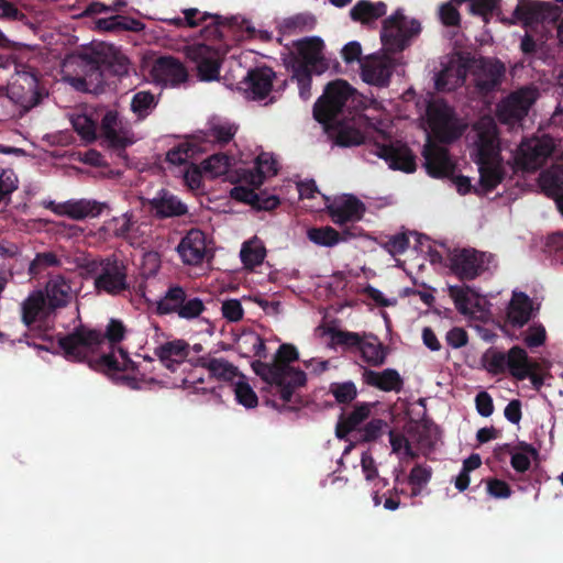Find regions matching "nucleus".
Wrapping results in <instances>:
<instances>
[{
	"label": "nucleus",
	"mask_w": 563,
	"mask_h": 563,
	"mask_svg": "<svg viewBox=\"0 0 563 563\" xmlns=\"http://www.w3.org/2000/svg\"><path fill=\"white\" fill-rule=\"evenodd\" d=\"M125 332L121 320L110 319L104 333L80 324L70 333H59L57 343L67 361L86 363L91 369L110 375L137 367L124 349L117 350L121 360L115 354L114 345L124 339Z\"/></svg>",
	"instance_id": "1"
},
{
	"label": "nucleus",
	"mask_w": 563,
	"mask_h": 563,
	"mask_svg": "<svg viewBox=\"0 0 563 563\" xmlns=\"http://www.w3.org/2000/svg\"><path fill=\"white\" fill-rule=\"evenodd\" d=\"M79 76L71 79L76 89L89 91L101 87L110 77L129 73V59L113 44L91 43L76 54Z\"/></svg>",
	"instance_id": "2"
},
{
	"label": "nucleus",
	"mask_w": 563,
	"mask_h": 563,
	"mask_svg": "<svg viewBox=\"0 0 563 563\" xmlns=\"http://www.w3.org/2000/svg\"><path fill=\"white\" fill-rule=\"evenodd\" d=\"M299 358L298 350L290 343L279 345L272 363L256 360L252 363V369L271 387L284 404L294 402L299 405L300 397L295 395L297 388L307 383V375L303 371L290 366V363Z\"/></svg>",
	"instance_id": "3"
},
{
	"label": "nucleus",
	"mask_w": 563,
	"mask_h": 563,
	"mask_svg": "<svg viewBox=\"0 0 563 563\" xmlns=\"http://www.w3.org/2000/svg\"><path fill=\"white\" fill-rule=\"evenodd\" d=\"M86 268L93 276V287L98 294L115 297L130 290L128 266L115 255L90 261Z\"/></svg>",
	"instance_id": "4"
},
{
	"label": "nucleus",
	"mask_w": 563,
	"mask_h": 563,
	"mask_svg": "<svg viewBox=\"0 0 563 563\" xmlns=\"http://www.w3.org/2000/svg\"><path fill=\"white\" fill-rule=\"evenodd\" d=\"M482 363L492 375H501L508 371L518 380L526 379L533 367L528 353L519 345L512 346L507 353L489 347L482 355Z\"/></svg>",
	"instance_id": "5"
},
{
	"label": "nucleus",
	"mask_w": 563,
	"mask_h": 563,
	"mask_svg": "<svg viewBox=\"0 0 563 563\" xmlns=\"http://www.w3.org/2000/svg\"><path fill=\"white\" fill-rule=\"evenodd\" d=\"M206 310L205 301L180 285H170L155 308L158 316H175L187 321L198 319Z\"/></svg>",
	"instance_id": "6"
},
{
	"label": "nucleus",
	"mask_w": 563,
	"mask_h": 563,
	"mask_svg": "<svg viewBox=\"0 0 563 563\" xmlns=\"http://www.w3.org/2000/svg\"><path fill=\"white\" fill-rule=\"evenodd\" d=\"M420 32L421 24L418 20L408 19L401 10H397L382 23L383 51L389 55L401 53Z\"/></svg>",
	"instance_id": "7"
},
{
	"label": "nucleus",
	"mask_w": 563,
	"mask_h": 563,
	"mask_svg": "<svg viewBox=\"0 0 563 563\" xmlns=\"http://www.w3.org/2000/svg\"><path fill=\"white\" fill-rule=\"evenodd\" d=\"M355 93V89L345 80L336 79L329 82L323 95L314 102L313 118L322 124L335 121L343 113L347 102L354 99Z\"/></svg>",
	"instance_id": "8"
},
{
	"label": "nucleus",
	"mask_w": 563,
	"mask_h": 563,
	"mask_svg": "<svg viewBox=\"0 0 563 563\" xmlns=\"http://www.w3.org/2000/svg\"><path fill=\"white\" fill-rule=\"evenodd\" d=\"M9 97L25 111L40 104L42 98L47 95L40 86V79L34 68L23 66L13 77L8 90Z\"/></svg>",
	"instance_id": "9"
},
{
	"label": "nucleus",
	"mask_w": 563,
	"mask_h": 563,
	"mask_svg": "<svg viewBox=\"0 0 563 563\" xmlns=\"http://www.w3.org/2000/svg\"><path fill=\"white\" fill-rule=\"evenodd\" d=\"M323 42L319 37L300 40L296 43V53H290L286 59L288 69H297L298 64L305 70L321 75L328 69V64L322 56Z\"/></svg>",
	"instance_id": "10"
},
{
	"label": "nucleus",
	"mask_w": 563,
	"mask_h": 563,
	"mask_svg": "<svg viewBox=\"0 0 563 563\" xmlns=\"http://www.w3.org/2000/svg\"><path fill=\"white\" fill-rule=\"evenodd\" d=\"M46 300L44 292L38 290L32 292L21 305L22 322L30 329L31 333H24L25 342L29 346H34L40 350L51 351L48 346L37 344L35 339L53 344V338L47 333L46 329L32 328L40 313L44 310Z\"/></svg>",
	"instance_id": "11"
},
{
	"label": "nucleus",
	"mask_w": 563,
	"mask_h": 563,
	"mask_svg": "<svg viewBox=\"0 0 563 563\" xmlns=\"http://www.w3.org/2000/svg\"><path fill=\"white\" fill-rule=\"evenodd\" d=\"M553 150L554 143L549 136L523 140L515 156L516 166L525 172H534L547 163Z\"/></svg>",
	"instance_id": "12"
},
{
	"label": "nucleus",
	"mask_w": 563,
	"mask_h": 563,
	"mask_svg": "<svg viewBox=\"0 0 563 563\" xmlns=\"http://www.w3.org/2000/svg\"><path fill=\"white\" fill-rule=\"evenodd\" d=\"M449 260L455 276L461 280H473L488 269L493 255L475 249H462L455 250Z\"/></svg>",
	"instance_id": "13"
},
{
	"label": "nucleus",
	"mask_w": 563,
	"mask_h": 563,
	"mask_svg": "<svg viewBox=\"0 0 563 563\" xmlns=\"http://www.w3.org/2000/svg\"><path fill=\"white\" fill-rule=\"evenodd\" d=\"M537 97V90L529 87L511 92L497 107L498 120L506 124L520 122L528 114Z\"/></svg>",
	"instance_id": "14"
},
{
	"label": "nucleus",
	"mask_w": 563,
	"mask_h": 563,
	"mask_svg": "<svg viewBox=\"0 0 563 563\" xmlns=\"http://www.w3.org/2000/svg\"><path fill=\"white\" fill-rule=\"evenodd\" d=\"M395 67V58L386 52L371 54L361 63V78L368 85L387 87Z\"/></svg>",
	"instance_id": "15"
},
{
	"label": "nucleus",
	"mask_w": 563,
	"mask_h": 563,
	"mask_svg": "<svg viewBox=\"0 0 563 563\" xmlns=\"http://www.w3.org/2000/svg\"><path fill=\"white\" fill-rule=\"evenodd\" d=\"M506 73V67L497 58L482 57L474 67L473 76L477 91L487 96L498 89Z\"/></svg>",
	"instance_id": "16"
},
{
	"label": "nucleus",
	"mask_w": 563,
	"mask_h": 563,
	"mask_svg": "<svg viewBox=\"0 0 563 563\" xmlns=\"http://www.w3.org/2000/svg\"><path fill=\"white\" fill-rule=\"evenodd\" d=\"M476 161L500 159L497 125L490 118H483L474 124Z\"/></svg>",
	"instance_id": "17"
},
{
	"label": "nucleus",
	"mask_w": 563,
	"mask_h": 563,
	"mask_svg": "<svg viewBox=\"0 0 563 563\" xmlns=\"http://www.w3.org/2000/svg\"><path fill=\"white\" fill-rule=\"evenodd\" d=\"M372 152L384 159L389 168L401 170L405 173H413L416 170V156L412 151L404 143H374Z\"/></svg>",
	"instance_id": "18"
},
{
	"label": "nucleus",
	"mask_w": 563,
	"mask_h": 563,
	"mask_svg": "<svg viewBox=\"0 0 563 563\" xmlns=\"http://www.w3.org/2000/svg\"><path fill=\"white\" fill-rule=\"evenodd\" d=\"M427 115L442 141L452 142L462 135L463 131L453 123V111L445 101L430 102Z\"/></svg>",
	"instance_id": "19"
},
{
	"label": "nucleus",
	"mask_w": 563,
	"mask_h": 563,
	"mask_svg": "<svg viewBox=\"0 0 563 563\" xmlns=\"http://www.w3.org/2000/svg\"><path fill=\"white\" fill-rule=\"evenodd\" d=\"M327 211L331 221L336 225H346L362 220L365 213V205L352 195L335 198L327 205Z\"/></svg>",
	"instance_id": "20"
},
{
	"label": "nucleus",
	"mask_w": 563,
	"mask_h": 563,
	"mask_svg": "<svg viewBox=\"0 0 563 563\" xmlns=\"http://www.w3.org/2000/svg\"><path fill=\"white\" fill-rule=\"evenodd\" d=\"M120 124L119 113L109 110L101 120L100 132L101 144L118 151L119 156H122L125 154V148L133 143V140L128 137L126 132L120 128Z\"/></svg>",
	"instance_id": "21"
},
{
	"label": "nucleus",
	"mask_w": 563,
	"mask_h": 563,
	"mask_svg": "<svg viewBox=\"0 0 563 563\" xmlns=\"http://www.w3.org/2000/svg\"><path fill=\"white\" fill-rule=\"evenodd\" d=\"M151 76L158 84L175 87L187 81L188 71L180 59L174 56H161L153 63Z\"/></svg>",
	"instance_id": "22"
},
{
	"label": "nucleus",
	"mask_w": 563,
	"mask_h": 563,
	"mask_svg": "<svg viewBox=\"0 0 563 563\" xmlns=\"http://www.w3.org/2000/svg\"><path fill=\"white\" fill-rule=\"evenodd\" d=\"M185 265H200L207 255L206 235L199 229H190L176 247Z\"/></svg>",
	"instance_id": "23"
},
{
	"label": "nucleus",
	"mask_w": 563,
	"mask_h": 563,
	"mask_svg": "<svg viewBox=\"0 0 563 563\" xmlns=\"http://www.w3.org/2000/svg\"><path fill=\"white\" fill-rule=\"evenodd\" d=\"M422 155L424 157V167L431 177L445 178L453 175L455 165L446 148L427 144Z\"/></svg>",
	"instance_id": "24"
},
{
	"label": "nucleus",
	"mask_w": 563,
	"mask_h": 563,
	"mask_svg": "<svg viewBox=\"0 0 563 563\" xmlns=\"http://www.w3.org/2000/svg\"><path fill=\"white\" fill-rule=\"evenodd\" d=\"M277 174V163L269 153L262 152L254 162L253 168H242L238 172L239 180L252 187L260 188L267 176Z\"/></svg>",
	"instance_id": "25"
},
{
	"label": "nucleus",
	"mask_w": 563,
	"mask_h": 563,
	"mask_svg": "<svg viewBox=\"0 0 563 563\" xmlns=\"http://www.w3.org/2000/svg\"><path fill=\"white\" fill-rule=\"evenodd\" d=\"M190 352V345L183 339L167 341L154 349V355L170 372L186 361Z\"/></svg>",
	"instance_id": "26"
},
{
	"label": "nucleus",
	"mask_w": 563,
	"mask_h": 563,
	"mask_svg": "<svg viewBox=\"0 0 563 563\" xmlns=\"http://www.w3.org/2000/svg\"><path fill=\"white\" fill-rule=\"evenodd\" d=\"M276 73L268 66L252 68L245 77L246 89L251 92L253 100L265 99L274 89Z\"/></svg>",
	"instance_id": "27"
},
{
	"label": "nucleus",
	"mask_w": 563,
	"mask_h": 563,
	"mask_svg": "<svg viewBox=\"0 0 563 563\" xmlns=\"http://www.w3.org/2000/svg\"><path fill=\"white\" fill-rule=\"evenodd\" d=\"M154 216L158 219L180 217L188 212L187 206L168 190L162 189L148 201Z\"/></svg>",
	"instance_id": "28"
},
{
	"label": "nucleus",
	"mask_w": 563,
	"mask_h": 563,
	"mask_svg": "<svg viewBox=\"0 0 563 563\" xmlns=\"http://www.w3.org/2000/svg\"><path fill=\"white\" fill-rule=\"evenodd\" d=\"M44 296L51 310L67 307L73 298L70 282L62 275L51 276Z\"/></svg>",
	"instance_id": "29"
},
{
	"label": "nucleus",
	"mask_w": 563,
	"mask_h": 563,
	"mask_svg": "<svg viewBox=\"0 0 563 563\" xmlns=\"http://www.w3.org/2000/svg\"><path fill=\"white\" fill-rule=\"evenodd\" d=\"M363 382L382 391L399 393L404 387V379L394 368H386L382 372L365 368L363 372Z\"/></svg>",
	"instance_id": "30"
},
{
	"label": "nucleus",
	"mask_w": 563,
	"mask_h": 563,
	"mask_svg": "<svg viewBox=\"0 0 563 563\" xmlns=\"http://www.w3.org/2000/svg\"><path fill=\"white\" fill-rule=\"evenodd\" d=\"M539 183L542 191L554 199L558 209L563 213V165H555L542 172Z\"/></svg>",
	"instance_id": "31"
},
{
	"label": "nucleus",
	"mask_w": 563,
	"mask_h": 563,
	"mask_svg": "<svg viewBox=\"0 0 563 563\" xmlns=\"http://www.w3.org/2000/svg\"><path fill=\"white\" fill-rule=\"evenodd\" d=\"M550 3L534 0H519L514 11L516 21L522 22L523 25H532L543 22L549 14Z\"/></svg>",
	"instance_id": "32"
},
{
	"label": "nucleus",
	"mask_w": 563,
	"mask_h": 563,
	"mask_svg": "<svg viewBox=\"0 0 563 563\" xmlns=\"http://www.w3.org/2000/svg\"><path fill=\"white\" fill-rule=\"evenodd\" d=\"M356 230V227H351L339 232L332 227L327 225L309 229L307 236L317 245L331 247L336 245L340 241H346L351 238L357 236L360 233Z\"/></svg>",
	"instance_id": "33"
},
{
	"label": "nucleus",
	"mask_w": 563,
	"mask_h": 563,
	"mask_svg": "<svg viewBox=\"0 0 563 563\" xmlns=\"http://www.w3.org/2000/svg\"><path fill=\"white\" fill-rule=\"evenodd\" d=\"M192 364L207 369L210 377L218 380L232 382L239 376L238 367L224 358L199 356Z\"/></svg>",
	"instance_id": "34"
},
{
	"label": "nucleus",
	"mask_w": 563,
	"mask_h": 563,
	"mask_svg": "<svg viewBox=\"0 0 563 563\" xmlns=\"http://www.w3.org/2000/svg\"><path fill=\"white\" fill-rule=\"evenodd\" d=\"M104 205L97 201L78 200L68 201L53 210L58 214H65L74 220H84L87 217H97L102 212Z\"/></svg>",
	"instance_id": "35"
},
{
	"label": "nucleus",
	"mask_w": 563,
	"mask_h": 563,
	"mask_svg": "<svg viewBox=\"0 0 563 563\" xmlns=\"http://www.w3.org/2000/svg\"><path fill=\"white\" fill-rule=\"evenodd\" d=\"M478 165L479 183L485 191L494 190L505 178L501 159L475 161Z\"/></svg>",
	"instance_id": "36"
},
{
	"label": "nucleus",
	"mask_w": 563,
	"mask_h": 563,
	"mask_svg": "<svg viewBox=\"0 0 563 563\" xmlns=\"http://www.w3.org/2000/svg\"><path fill=\"white\" fill-rule=\"evenodd\" d=\"M387 13V4L383 1L371 2L369 0H360L350 10V16L354 22L369 24Z\"/></svg>",
	"instance_id": "37"
},
{
	"label": "nucleus",
	"mask_w": 563,
	"mask_h": 563,
	"mask_svg": "<svg viewBox=\"0 0 563 563\" xmlns=\"http://www.w3.org/2000/svg\"><path fill=\"white\" fill-rule=\"evenodd\" d=\"M184 13V23L187 27H196L200 25L202 22H205L208 19H212V24H214V34L219 37H223V27H231L235 24H238V18H223L218 14H209L203 13L199 19H197V15L200 14L199 10L196 8L185 9L183 11Z\"/></svg>",
	"instance_id": "38"
},
{
	"label": "nucleus",
	"mask_w": 563,
	"mask_h": 563,
	"mask_svg": "<svg viewBox=\"0 0 563 563\" xmlns=\"http://www.w3.org/2000/svg\"><path fill=\"white\" fill-rule=\"evenodd\" d=\"M327 125L334 143L339 146L349 147L364 142V135L358 129L341 122L339 118Z\"/></svg>",
	"instance_id": "39"
},
{
	"label": "nucleus",
	"mask_w": 563,
	"mask_h": 563,
	"mask_svg": "<svg viewBox=\"0 0 563 563\" xmlns=\"http://www.w3.org/2000/svg\"><path fill=\"white\" fill-rule=\"evenodd\" d=\"M357 351H360L363 361L371 366H380L386 361V347L372 333H364L362 344H360Z\"/></svg>",
	"instance_id": "40"
},
{
	"label": "nucleus",
	"mask_w": 563,
	"mask_h": 563,
	"mask_svg": "<svg viewBox=\"0 0 563 563\" xmlns=\"http://www.w3.org/2000/svg\"><path fill=\"white\" fill-rule=\"evenodd\" d=\"M532 302L525 292H515L508 308V320L512 327L521 328L531 319Z\"/></svg>",
	"instance_id": "41"
},
{
	"label": "nucleus",
	"mask_w": 563,
	"mask_h": 563,
	"mask_svg": "<svg viewBox=\"0 0 563 563\" xmlns=\"http://www.w3.org/2000/svg\"><path fill=\"white\" fill-rule=\"evenodd\" d=\"M369 413L371 405L368 402L356 404L346 417H341L335 429L336 437L339 439H345L349 433L354 431L369 417Z\"/></svg>",
	"instance_id": "42"
},
{
	"label": "nucleus",
	"mask_w": 563,
	"mask_h": 563,
	"mask_svg": "<svg viewBox=\"0 0 563 563\" xmlns=\"http://www.w3.org/2000/svg\"><path fill=\"white\" fill-rule=\"evenodd\" d=\"M97 27L104 32L133 31L139 32L144 29V24L133 18L123 15H113L110 18L99 19Z\"/></svg>",
	"instance_id": "43"
},
{
	"label": "nucleus",
	"mask_w": 563,
	"mask_h": 563,
	"mask_svg": "<svg viewBox=\"0 0 563 563\" xmlns=\"http://www.w3.org/2000/svg\"><path fill=\"white\" fill-rule=\"evenodd\" d=\"M132 214L125 212L120 217H113L112 219L106 221L100 228V232H102L108 238H126L132 229Z\"/></svg>",
	"instance_id": "44"
},
{
	"label": "nucleus",
	"mask_w": 563,
	"mask_h": 563,
	"mask_svg": "<svg viewBox=\"0 0 563 563\" xmlns=\"http://www.w3.org/2000/svg\"><path fill=\"white\" fill-rule=\"evenodd\" d=\"M232 158L224 153H217L201 163L203 174L209 178H217L225 175L231 166Z\"/></svg>",
	"instance_id": "45"
},
{
	"label": "nucleus",
	"mask_w": 563,
	"mask_h": 563,
	"mask_svg": "<svg viewBox=\"0 0 563 563\" xmlns=\"http://www.w3.org/2000/svg\"><path fill=\"white\" fill-rule=\"evenodd\" d=\"M236 131L238 128L230 122L212 123L206 132V137L210 142L224 146L233 140Z\"/></svg>",
	"instance_id": "46"
},
{
	"label": "nucleus",
	"mask_w": 563,
	"mask_h": 563,
	"mask_svg": "<svg viewBox=\"0 0 563 563\" xmlns=\"http://www.w3.org/2000/svg\"><path fill=\"white\" fill-rule=\"evenodd\" d=\"M157 106V100L151 91L136 92L131 100V110L139 119H145Z\"/></svg>",
	"instance_id": "47"
},
{
	"label": "nucleus",
	"mask_w": 563,
	"mask_h": 563,
	"mask_svg": "<svg viewBox=\"0 0 563 563\" xmlns=\"http://www.w3.org/2000/svg\"><path fill=\"white\" fill-rule=\"evenodd\" d=\"M317 24V19L312 13L302 12L284 20L283 27L289 33L309 32Z\"/></svg>",
	"instance_id": "48"
},
{
	"label": "nucleus",
	"mask_w": 563,
	"mask_h": 563,
	"mask_svg": "<svg viewBox=\"0 0 563 563\" xmlns=\"http://www.w3.org/2000/svg\"><path fill=\"white\" fill-rule=\"evenodd\" d=\"M62 265V261L53 252L37 253L34 260L29 265V275L33 278L38 277L44 271L49 267H57Z\"/></svg>",
	"instance_id": "49"
},
{
	"label": "nucleus",
	"mask_w": 563,
	"mask_h": 563,
	"mask_svg": "<svg viewBox=\"0 0 563 563\" xmlns=\"http://www.w3.org/2000/svg\"><path fill=\"white\" fill-rule=\"evenodd\" d=\"M327 333L330 335L333 344L344 346L345 349L357 350L364 338V333L360 334L336 328H328Z\"/></svg>",
	"instance_id": "50"
},
{
	"label": "nucleus",
	"mask_w": 563,
	"mask_h": 563,
	"mask_svg": "<svg viewBox=\"0 0 563 563\" xmlns=\"http://www.w3.org/2000/svg\"><path fill=\"white\" fill-rule=\"evenodd\" d=\"M73 129L87 142L92 143L97 139L96 122L87 114H76L71 118Z\"/></svg>",
	"instance_id": "51"
},
{
	"label": "nucleus",
	"mask_w": 563,
	"mask_h": 563,
	"mask_svg": "<svg viewBox=\"0 0 563 563\" xmlns=\"http://www.w3.org/2000/svg\"><path fill=\"white\" fill-rule=\"evenodd\" d=\"M289 70L291 71V80H296L297 82L300 98L305 101L309 100L311 97L312 74H314V71L305 70L299 64L297 69Z\"/></svg>",
	"instance_id": "52"
},
{
	"label": "nucleus",
	"mask_w": 563,
	"mask_h": 563,
	"mask_svg": "<svg viewBox=\"0 0 563 563\" xmlns=\"http://www.w3.org/2000/svg\"><path fill=\"white\" fill-rule=\"evenodd\" d=\"M330 394L333 395L339 404H350L357 396V389L353 382L332 383L329 388Z\"/></svg>",
	"instance_id": "53"
},
{
	"label": "nucleus",
	"mask_w": 563,
	"mask_h": 563,
	"mask_svg": "<svg viewBox=\"0 0 563 563\" xmlns=\"http://www.w3.org/2000/svg\"><path fill=\"white\" fill-rule=\"evenodd\" d=\"M240 255L244 266L253 268L263 263L266 251L263 246H252L251 243L245 242L241 249Z\"/></svg>",
	"instance_id": "54"
},
{
	"label": "nucleus",
	"mask_w": 563,
	"mask_h": 563,
	"mask_svg": "<svg viewBox=\"0 0 563 563\" xmlns=\"http://www.w3.org/2000/svg\"><path fill=\"white\" fill-rule=\"evenodd\" d=\"M236 401L245 408H255L258 402L257 395L249 383L238 382L234 386Z\"/></svg>",
	"instance_id": "55"
},
{
	"label": "nucleus",
	"mask_w": 563,
	"mask_h": 563,
	"mask_svg": "<svg viewBox=\"0 0 563 563\" xmlns=\"http://www.w3.org/2000/svg\"><path fill=\"white\" fill-rule=\"evenodd\" d=\"M470 290L468 286L454 285L449 287V296L452 298L457 311L463 314H466L470 311Z\"/></svg>",
	"instance_id": "56"
},
{
	"label": "nucleus",
	"mask_w": 563,
	"mask_h": 563,
	"mask_svg": "<svg viewBox=\"0 0 563 563\" xmlns=\"http://www.w3.org/2000/svg\"><path fill=\"white\" fill-rule=\"evenodd\" d=\"M464 74L463 68H459L456 74H453V70L450 68H445L438 75L435 86L439 90H451L456 85L463 82Z\"/></svg>",
	"instance_id": "57"
},
{
	"label": "nucleus",
	"mask_w": 563,
	"mask_h": 563,
	"mask_svg": "<svg viewBox=\"0 0 563 563\" xmlns=\"http://www.w3.org/2000/svg\"><path fill=\"white\" fill-rule=\"evenodd\" d=\"M18 189V177L12 169L0 168V202Z\"/></svg>",
	"instance_id": "58"
},
{
	"label": "nucleus",
	"mask_w": 563,
	"mask_h": 563,
	"mask_svg": "<svg viewBox=\"0 0 563 563\" xmlns=\"http://www.w3.org/2000/svg\"><path fill=\"white\" fill-rule=\"evenodd\" d=\"M198 76L201 80L211 81L219 77L220 63L213 58H202L197 66Z\"/></svg>",
	"instance_id": "59"
},
{
	"label": "nucleus",
	"mask_w": 563,
	"mask_h": 563,
	"mask_svg": "<svg viewBox=\"0 0 563 563\" xmlns=\"http://www.w3.org/2000/svg\"><path fill=\"white\" fill-rule=\"evenodd\" d=\"M432 476V468L428 465L417 464L409 474L408 482L411 486H426Z\"/></svg>",
	"instance_id": "60"
},
{
	"label": "nucleus",
	"mask_w": 563,
	"mask_h": 563,
	"mask_svg": "<svg viewBox=\"0 0 563 563\" xmlns=\"http://www.w3.org/2000/svg\"><path fill=\"white\" fill-rule=\"evenodd\" d=\"M387 427V422L382 419H372L365 427L360 430L361 440L364 442H372L377 440L382 433L383 429Z\"/></svg>",
	"instance_id": "61"
},
{
	"label": "nucleus",
	"mask_w": 563,
	"mask_h": 563,
	"mask_svg": "<svg viewBox=\"0 0 563 563\" xmlns=\"http://www.w3.org/2000/svg\"><path fill=\"white\" fill-rule=\"evenodd\" d=\"M255 187L247 188L244 186H235L230 190V197L236 201L250 205L252 208L258 201V192Z\"/></svg>",
	"instance_id": "62"
},
{
	"label": "nucleus",
	"mask_w": 563,
	"mask_h": 563,
	"mask_svg": "<svg viewBox=\"0 0 563 563\" xmlns=\"http://www.w3.org/2000/svg\"><path fill=\"white\" fill-rule=\"evenodd\" d=\"M439 16L445 26H459L461 15L459 10L451 3L446 2L440 5Z\"/></svg>",
	"instance_id": "63"
},
{
	"label": "nucleus",
	"mask_w": 563,
	"mask_h": 563,
	"mask_svg": "<svg viewBox=\"0 0 563 563\" xmlns=\"http://www.w3.org/2000/svg\"><path fill=\"white\" fill-rule=\"evenodd\" d=\"M547 250L556 262L563 264V232H556L549 235L547 240Z\"/></svg>",
	"instance_id": "64"
}]
</instances>
